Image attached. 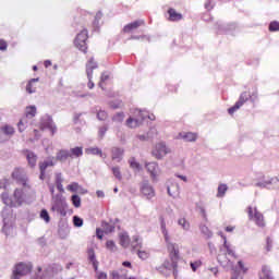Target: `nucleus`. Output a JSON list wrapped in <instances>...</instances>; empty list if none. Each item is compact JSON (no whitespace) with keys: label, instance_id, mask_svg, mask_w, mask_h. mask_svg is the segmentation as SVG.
<instances>
[{"label":"nucleus","instance_id":"obj_1","mask_svg":"<svg viewBox=\"0 0 279 279\" xmlns=\"http://www.w3.org/2000/svg\"><path fill=\"white\" fill-rule=\"evenodd\" d=\"M168 250L170 252L171 262H163L162 266L158 268V271L163 276H169L172 271L174 278H178V260H180V251L175 244H169Z\"/></svg>","mask_w":279,"mask_h":279},{"label":"nucleus","instance_id":"obj_2","mask_svg":"<svg viewBox=\"0 0 279 279\" xmlns=\"http://www.w3.org/2000/svg\"><path fill=\"white\" fill-rule=\"evenodd\" d=\"M222 239H223V245L220 247V252H223V250H226V252L223 253L225 262L221 260V254H218L217 260L218 263H220V265H223V263H227V265H230L232 267L233 264L230 259H228V256H232L233 258H236L234 246L228 243V240L226 239L225 235H222Z\"/></svg>","mask_w":279,"mask_h":279},{"label":"nucleus","instance_id":"obj_3","mask_svg":"<svg viewBox=\"0 0 279 279\" xmlns=\"http://www.w3.org/2000/svg\"><path fill=\"white\" fill-rule=\"evenodd\" d=\"M66 199L64 198V196H62V194H57L52 196L51 210L53 213H58L59 215H61V217H66Z\"/></svg>","mask_w":279,"mask_h":279},{"label":"nucleus","instance_id":"obj_4","mask_svg":"<svg viewBox=\"0 0 279 279\" xmlns=\"http://www.w3.org/2000/svg\"><path fill=\"white\" fill-rule=\"evenodd\" d=\"M247 215H248V219L251 221H255L256 226H258V228H265V216H263V214H260V211H258V208H252V206L247 207Z\"/></svg>","mask_w":279,"mask_h":279},{"label":"nucleus","instance_id":"obj_5","mask_svg":"<svg viewBox=\"0 0 279 279\" xmlns=\"http://www.w3.org/2000/svg\"><path fill=\"white\" fill-rule=\"evenodd\" d=\"M32 272V264L20 263L15 266L13 270V276L11 279H21L23 276Z\"/></svg>","mask_w":279,"mask_h":279},{"label":"nucleus","instance_id":"obj_6","mask_svg":"<svg viewBox=\"0 0 279 279\" xmlns=\"http://www.w3.org/2000/svg\"><path fill=\"white\" fill-rule=\"evenodd\" d=\"M86 40H88L87 29H83L81 33H78L74 40L75 47H77V49H80V51H83L84 53H86V49H88Z\"/></svg>","mask_w":279,"mask_h":279},{"label":"nucleus","instance_id":"obj_7","mask_svg":"<svg viewBox=\"0 0 279 279\" xmlns=\"http://www.w3.org/2000/svg\"><path fill=\"white\" fill-rule=\"evenodd\" d=\"M98 66L99 64L95 61V58L93 57L86 63V75L88 78L87 86L90 89L95 88V83L93 82V71H95V69H98Z\"/></svg>","mask_w":279,"mask_h":279},{"label":"nucleus","instance_id":"obj_8","mask_svg":"<svg viewBox=\"0 0 279 279\" xmlns=\"http://www.w3.org/2000/svg\"><path fill=\"white\" fill-rule=\"evenodd\" d=\"M2 218H3L2 232H4V234H8V232H10V229L12 228V209L10 207H5L2 210Z\"/></svg>","mask_w":279,"mask_h":279},{"label":"nucleus","instance_id":"obj_9","mask_svg":"<svg viewBox=\"0 0 279 279\" xmlns=\"http://www.w3.org/2000/svg\"><path fill=\"white\" fill-rule=\"evenodd\" d=\"M250 99H252V95L247 92H243L240 95L239 100L235 102V106L228 109L229 114H233L236 110H240V108H242L246 101H250Z\"/></svg>","mask_w":279,"mask_h":279},{"label":"nucleus","instance_id":"obj_10","mask_svg":"<svg viewBox=\"0 0 279 279\" xmlns=\"http://www.w3.org/2000/svg\"><path fill=\"white\" fill-rule=\"evenodd\" d=\"M255 186L258 189H279V179L274 177L264 181H258L255 183Z\"/></svg>","mask_w":279,"mask_h":279},{"label":"nucleus","instance_id":"obj_11","mask_svg":"<svg viewBox=\"0 0 279 279\" xmlns=\"http://www.w3.org/2000/svg\"><path fill=\"white\" fill-rule=\"evenodd\" d=\"M171 150L167 148V144L165 143H159L156 145L155 149L153 150V156L157 158V160H162L167 154H169Z\"/></svg>","mask_w":279,"mask_h":279},{"label":"nucleus","instance_id":"obj_12","mask_svg":"<svg viewBox=\"0 0 279 279\" xmlns=\"http://www.w3.org/2000/svg\"><path fill=\"white\" fill-rule=\"evenodd\" d=\"M138 118H129L126 120L128 128L134 129L138 128V125L143 124V121H145V111L138 110Z\"/></svg>","mask_w":279,"mask_h":279},{"label":"nucleus","instance_id":"obj_13","mask_svg":"<svg viewBox=\"0 0 279 279\" xmlns=\"http://www.w3.org/2000/svg\"><path fill=\"white\" fill-rule=\"evenodd\" d=\"M56 162H53V157H49L48 159H46L45 161L39 162V180L44 181L45 180V175L47 173V169H49V167H54Z\"/></svg>","mask_w":279,"mask_h":279},{"label":"nucleus","instance_id":"obj_14","mask_svg":"<svg viewBox=\"0 0 279 279\" xmlns=\"http://www.w3.org/2000/svg\"><path fill=\"white\" fill-rule=\"evenodd\" d=\"M12 178H13V180H16V182H19V184H22V186H27V174H25V170H23L21 168H16L12 172Z\"/></svg>","mask_w":279,"mask_h":279},{"label":"nucleus","instance_id":"obj_15","mask_svg":"<svg viewBox=\"0 0 279 279\" xmlns=\"http://www.w3.org/2000/svg\"><path fill=\"white\" fill-rule=\"evenodd\" d=\"M47 278H53V270L51 269V265L47 266L44 269V272H43V268L38 267L36 275L32 279H47Z\"/></svg>","mask_w":279,"mask_h":279},{"label":"nucleus","instance_id":"obj_16","mask_svg":"<svg viewBox=\"0 0 279 279\" xmlns=\"http://www.w3.org/2000/svg\"><path fill=\"white\" fill-rule=\"evenodd\" d=\"M142 194L147 197V199H151L156 192H154V187L149 184V181H143L141 186Z\"/></svg>","mask_w":279,"mask_h":279},{"label":"nucleus","instance_id":"obj_17","mask_svg":"<svg viewBox=\"0 0 279 279\" xmlns=\"http://www.w3.org/2000/svg\"><path fill=\"white\" fill-rule=\"evenodd\" d=\"M24 156H26L28 167H31V169H36V163L38 162V155L29 149H26L24 150Z\"/></svg>","mask_w":279,"mask_h":279},{"label":"nucleus","instance_id":"obj_18","mask_svg":"<svg viewBox=\"0 0 279 279\" xmlns=\"http://www.w3.org/2000/svg\"><path fill=\"white\" fill-rule=\"evenodd\" d=\"M43 128L50 130L52 134H56L58 128H56V124L53 123V119L50 116H46L41 121Z\"/></svg>","mask_w":279,"mask_h":279},{"label":"nucleus","instance_id":"obj_19","mask_svg":"<svg viewBox=\"0 0 279 279\" xmlns=\"http://www.w3.org/2000/svg\"><path fill=\"white\" fill-rule=\"evenodd\" d=\"M13 208L17 206H22L23 202H25V197H23V190L16 189L13 194Z\"/></svg>","mask_w":279,"mask_h":279},{"label":"nucleus","instance_id":"obj_20","mask_svg":"<svg viewBox=\"0 0 279 279\" xmlns=\"http://www.w3.org/2000/svg\"><path fill=\"white\" fill-rule=\"evenodd\" d=\"M125 150L120 147H112L111 148V158L116 160V162H121L123 160V154Z\"/></svg>","mask_w":279,"mask_h":279},{"label":"nucleus","instance_id":"obj_21","mask_svg":"<svg viewBox=\"0 0 279 279\" xmlns=\"http://www.w3.org/2000/svg\"><path fill=\"white\" fill-rule=\"evenodd\" d=\"M141 25H145V21L144 20H137L133 23L126 24L123 27V33L124 34H130V32L134 31V29H138V27H141Z\"/></svg>","mask_w":279,"mask_h":279},{"label":"nucleus","instance_id":"obj_22","mask_svg":"<svg viewBox=\"0 0 279 279\" xmlns=\"http://www.w3.org/2000/svg\"><path fill=\"white\" fill-rule=\"evenodd\" d=\"M146 169L148 173H150V177L153 180H156L158 178V163L157 162H147Z\"/></svg>","mask_w":279,"mask_h":279},{"label":"nucleus","instance_id":"obj_23","mask_svg":"<svg viewBox=\"0 0 279 279\" xmlns=\"http://www.w3.org/2000/svg\"><path fill=\"white\" fill-rule=\"evenodd\" d=\"M71 158V151L66 149H61L57 153L56 160L59 162H66Z\"/></svg>","mask_w":279,"mask_h":279},{"label":"nucleus","instance_id":"obj_24","mask_svg":"<svg viewBox=\"0 0 279 279\" xmlns=\"http://www.w3.org/2000/svg\"><path fill=\"white\" fill-rule=\"evenodd\" d=\"M259 279H274V275H272L271 268H269V266L264 265L262 267V271L259 272Z\"/></svg>","mask_w":279,"mask_h":279},{"label":"nucleus","instance_id":"obj_25","mask_svg":"<svg viewBox=\"0 0 279 279\" xmlns=\"http://www.w3.org/2000/svg\"><path fill=\"white\" fill-rule=\"evenodd\" d=\"M168 195L170 197H178L180 195V185L171 184L167 186Z\"/></svg>","mask_w":279,"mask_h":279},{"label":"nucleus","instance_id":"obj_26","mask_svg":"<svg viewBox=\"0 0 279 279\" xmlns=\"http://www.w3.org/2000/svg\"><path fill=\"white\" fill-rule=\"evenodd\" d=\"M180 136L185 143H195L197 141V134L187 132V133H180Z\"/></svg>","mask_w":279,"mask_h":279},{"label":"nucleus","instance_id":"obj_27","mask_svg":"<svg viewBox=\"0 0 279 279\" xmlns=\"http://www.w3.org/2000/svg\"><path fill=\"white\" fill-rule=\"evenodd\" d=\"M86 154H92V156H100V158H106V154L99 147H89L86 150Z\"/></svg>","mask_w":279,"mask_h":279},{"label":"nucleus","instance_id":"obj_28","mask_svg":"<svg viewBox=\"0 0 279 279\" xmlns=\"http://www.w3.org/2000/svg\"><path fill=\"white\" fill-rule=\"evenodd\" d=\"M69 151L71 155L70 158H81V156H84V150L80 146L71 148Z\"/></svg>","mask_w":279,"mask_h":279},{"label":"nucleus","instance_id":"obj_29","mask_svg":"<svg viewBox=\"0 0 279 279\" xmlns=\"http://www.w3.org/2000/svg\"><path fill=\"white\" fill-rule=\"evenodd\" d=\"M168 14H169V21H173V22L182 21V14L175 12V9H169Z\"/></svg>","mask_w":279,"mask_h":279},{"label":"nucleus","instance_id":"obj_30","mask_svg":"<svg viewBox=\"0 0 279 279\" xmlns=\"http://www.w3.org/2000/svg\"><path fill=\"white\" fill-rule=\"evenodd\" d=\"M235 27H236V25H234V24H228V25L219 24L218 32H219V34H223L226 32H230L231 29H235Z\"/></svg>","mask_w":279,"mask_h":279},{"label":"nucleus","instance_id":"obj_31","mask_svg":"<svg viewBox=\"0 0 279 279\" xmlns=\"http://www.w3.org/2000/svg\"><path fill=\"white\" fill-rule=\"evenodd\" d=\"M102 230L105 234H110L111 232H114V225L102 221Z\"/></svg>","mask_w":279,"mask_h":279},{"label":"nucleus","instance_id":"obj_32","mask_svg":"<svg viewBox=\"0 0 279 279\" xmlns=\"http://www.w3.org/2000/svg\"><path fill=\"white\" fill-rule=\"evenodd\" d=\"M1 199L5 206H10L11 208L14 207L13 199L10 198V195L8 193H2Z\"/></svg>","mask_w":279,"mask_h":279},{"label":"nucleus","instance_id":"obj_33","mask_svg":"<svg viewBox=\"0 0 279 279\" xmlns=\"http://www.w3.org/2000/svg\"><path fill=\"white\" fill-rule=\"evenodd\" d=\"M120 245H122V247L130 245V235H128V233L120 234Z\"/></svg>","mask_w":279,"mask_h":279},{"label":"nucleus","instance_id":"obj_34","mask_svg":"<svg viewBox=\"0 0 279 279\" xmlns=\"http://www.w3.org/2000/svg\"><path fill=\"white\" fill-rule=\"evenodd\" d=\"M71 202H72L74 208H80V206H82V198L77 194H73L71 196Z\"/></svg>","mask_w":279,"mask_h":279},{"label":"nucleus","instance_id":"obj_35","mask_svg":"<svg viewBox=\"0 0 279 279\" xmlns=\"http://www.w3.org/2000/svg\"><path fill=\"white\" fill-rule=\"evenodd\" d=\"M129 165L131 169H135V171H141V169H143V167H141V163H138L136 158L134 157L129 159Z\"/></svg>","mask_w":279,"mask_h":279},{"label":"nucleus","instance_id":"obj_36","mask_svg":"<svg viewBox=\"0 0 279 279\" xmlns=\"http://www.w3.org/2000/svg\"><path fill=\"white\" fill-rule=\"evenodd\" d=\"M154 134H156V129L153 128L146 135H138V140L149 141V138H154Z\"/></svg>","mask_w":279,"mask_h":279},{"label":"nucleus","instance_id":"obj_37","mask_svg":"<svg viewBox=\"0 0 279 279\" xmlns=\"http://www.w3.org/2000/svg\"><path fill=\"white\" fill-rule=\"evenodd\" d=\"M160 223H161V232L166 241H169V232L167 231V223L165 222V218L160 217Z\"/></svg>","mask_w":279,"mask_h":279},{"label":"nucleus","instance_id":"obj_38","mask_svg":"<svg viewBox=\"0 0 279 279\" xmlns=\"http://www.w3.org/2000/svg\"><path fill=\"white\" fill-rule=\"evenodd\" d=\"M201 232L207 239H211L213 238V231H210V229H208V227H206V225H202L201 226Z\"/></svg>","mask_w":279,"mask_h":279},{"label":"nucleus","instance_id":"obj_39","mask_svg":"<svg viewBox=\"0 0 279 279\" xmlns=\"http://www.w3.org/2000/svg\"><path fill=\"white\" fill-rule=\"evenodd\" d=\"M111 171H112L114 178H117V180H119V182H121L123 180V175L121 174V168L112 167Z\"/></svg>","mask_w":279,"mask_h":279},{"label":"nucleus","instance_id":"obj_40","mask_svg":"<svg viewBox=\"0 0 279 279\" xmlns=\"http://www.w3.org/2000/svg\"><path fill=\"white\" fill-rule=\"evenodd\" d=\"M26 117H29V119H34V117H36V106H29L26 108Z\"/></svg>","mask_w":279,"mask_h":279},{"label":"nucleus","instance_id":"obj_41","mask_svg":"<svg viewBox=\"0 0 279 279\" xmlns=\"http://www.w3.org/2000/svg\"><path fill=\"white\" fill-rule=\"evenodd\" d=\"M228 191V185L227 184H220L218 186V197H223V195H226V192Z\"/></svg>","mask_w":279,"mask_h":279},{"label":"nucleus","instance_id":"obj_42","mask_svg":"<svg viewBox=\"0 0 279 279\" xmlns=\"http://www.w3.org/2000/svg\"><path fill=\"white\" fill-rule=\"evenodd\" d=\"M2 132L3 134H5L7 136H12L14 135V128L10 126V125H4L2 128Z\"/></svg>","mask_w":279,"mask_h":279},{"label":"nucleus","instance_id":"obj_43","mask_svg":"<svg viewBox=\"0 0 279 279\" xmlns=\"http://www.w3.org/2000/svg\"><path fill=\"white\" fill-rule=\"evenodd\" d=\"M108 80H110V76L106 74V72H102L100 76V82L98 84L99 88L104 90V82H108Z\"/></svg>","mask_w":279,"mask_h":279},{"label":"nucleus","instance_id":"obj_44","mask_svg":"<svg viewBox=\"0 0 279 279\" xmlns=\"http://www.w3.org/2000/svg\"><path fill=\"white\" fill-rule=\"evenodd\" d=\"M132 247H143V243L141 242V238H138V235L133 236Z\"/></svg>","mask_w":279,"mask_h":279},{"label":"nucleus","instance_id":"obj_45","mask_svg":"<svg viewBox=\"0 0 279 279\" xmlns=\"http://www.w3.org/2000/svg\"><path fill=\"white\" fill-rule=\"evenodd\" d=\"M40 218L44 219L46 223H49V221H51V217H49V211H47V209H43L40 211Z\"/></svg>","mask_w":279,"mask_h":279},{"label":"nucleus","instance_id":"obj_46","mask_svg":"<svg viewBox=\"0 0 279 279\" xmlns=\"http://www.w3.org/2000/svg\"><path fill=\"white\" fill-rule=\"evenodd\" d=\"M68 191H71V193H77L80 191V183L73 182L72 184L68 185Z\"/></svg>","mask_w":279,"mask_h":279},{"label":"nucleus","instance_id":"obj_47","mask_svg":"<svg viewBox=\"0 0 279 279\" xmlns=\"http://www.w3.org/2000/svg\"><path fill=\"white\" fill-rule=\"evenodd\" d=\"M178 223L183 228V230H189V228H191V225L189 223V221H186L185 218H180L178 220Z\"/></svg>","mask_w":279,"mask_h":279},{"label":"nucleus","instance_id":"obj_48","mask_svg":"<svg viewBox=\"0 0 279 279\" xmlns=\"http://www.w3.org/2000/svg\"><path fill=\"white\" fill-rule=\"evenodd\" d=\"M73 223L75 228H82V226H84V219L80 218L78 216H74Z\"/></svg>","mask_w":279,"mask_h":279},{"label":"nucleus","instance_id":"obj_49","mask_svg":"<svg viewBox=\"0 0 279 279\" xmlns=\"http://www.w3.org/2000/svg\"><path fill=\"white\" fill-rule=\"evenodd\" d=\"M97 119L98 121H106L108 119V112H106L105 110H99L97 112Z\"/></svg>","mask_w":279,"mask_h":279},{"label":"nucleus","instance_id":"obj_50","mask_svg":"<svg viewBox=\"0 0 279 279\" xmlns=\"http://www.w3.org/2000/svg\"><path fill=\"white\" fill-rule=\"evenodd\" d=\"M50 268L52 270L53 276H56V274H60V271H62V265H60V264H52V265H50Z\"/></svg>","mask_w":279,"mask_h":279},{"label":"nucleus","instance_id":"obj_51","mask_svg":"<svg viewBox=\"0 0 279 279\" xmlns=\"http://www.w3.org/2000/svg\"><path fill=\"white\" fill-rule=\"evenodd\" d=\"M107 250H110V252H117V244H114V241L109 240L106 242Z\"/></svg>","mask_w":279,"mask_h":279},{"label":"nucleus","instance_id":"obj_52","mask_svg":"<svg viewBox=\"0 0 279 279\" xmlns=\"http://www.w3.org/2000/svg\"><path fill=\"white\" fill-rule=\"evenodd\" d=\"M87 254H88V260L89 262H92V263H96L97 262V257L95 255V250L88 248Z\"/></svg>","mask_w":279,"mask_h":279},{"label":"nucleus","instance_id":"obj_53","mask_svg":"<svg viewBox=\"0 0 279 279\" xmlns=\"http://www.w3.org/2000/svg\"><path fill=\"white\" fill-rule=\"evenodd\" d=\"M123 119H125V114L123 112H119L113 116L112 121H116L117 123H122Z\"/></svg>","mask_w":279,"mask_h":279},{"label":"nucleus","instance_id":"obj_54","mask_svg":"<svg viewBox=\"0 0 279 279\" xmlns=\"http://www.w3.org/2000/svg\"><path fill=\"white\" fill-rule=\"evenodd\" d=\"M26 93H28V95H34V93H36V88L34 87V83H31L28 81V83L26 85Z\"/></svg>","mask_w":279,"mask_h":279},{"label":"nucleus","instance_id":"obj_55","mask_svg":"<svg viewBox=\"0 0 279 279\" xmlns=\"http://www.w3.org/2000/svg\"><path fill=\"white\" fill-rule=\"evenodd\" d=\"M19 132H25L27 129V122L25 120H20L17 123Z\"/></svg>","mask_w":279,"mask_h":279},{"label":"nucleus","instance_id":"obj_56","mask_svg":"<svg viewBox=\"0 0 279 279\" xmlns=\"http://www.w3.org/2000/svg\"><path fill=\"white\" fill-rule=\"evenodd\" d=\"M145 38L148 40L149 43V37H147V35H142V36H138V35H132L129 40H145Z\"/></svg>","mask_w":279,"mask_h":279},{"label":"nucleus","instance_id":"obj_57","mask_svg":"<svg viewBox=\"0 0 279 279\" xmlns=\"http://www.w3.org/2000/svg\"><path fill=\"white\" fill-rule=\"evenodd\" d=\"M137 256L142 260H147V258H149V253H147L145 251H137Z\"/></svg>","mask_w":279,"mask_h":279},{"label":"nucleus","instance_id":"obj_58","mask_svg":"<svg viewBox=\"0 0 279 279\" xmlns=\"http://www.w3.org/2000/svg\"><path fill=\"white\" fill-rule=\"evenodd\" d=\"M269 32H279V22H271L269 24Z\"/></svg>","mask_w":279,"mask_h":279},{"label":"nucleus","instance_id":"obj_59","mask_svg":"<svg viewBox=\"0 0 279 279\" xmlns=\"http://www.w3.org/2000/svg\"><path fill=\"white\" fill-rule=\"evenodd\" d=\"M107 132H108V125H104L99 129L98 136H100V138H104Z\"/></svg>","mask_w":279,"mask_h":279},{"label":"nucleus","instance_id":"obj_60","mask_svg":"<svg viewBox=\"0 0 279 279\" xmlns=\"http://www.w3.org/2000/svg\"><path fill=\"white\" fill-rule=\"evenodd\" d=\"M101 16H104V13H101V11H98L96 13V16H95V20H94L95 27H97V25H99V21H101Z\"/></svg>","mask_w":279,"mask_h":279},{"label":"nucleus","instance_id":"obj_61","mask_svg":"<svg viewBox=\"0 0 279 279\" xmlns=\"http://www.w3.org/2000/svg\"><path fill=\"white\" fill-rule=\"evenodd\" d=\"M192 271H197V268L201 267L202 262H193L190 264Z\"/></svg>","mask_w":279,"mask_h":279},{"label":"nucleus","instance_id":"obj_62","mask_svg":"<svg viewBox=\"0 0 279 279\" xmlns=\"http://www.w3.org/2000/svg\"><path fill=\"white\" fill-rule=\"evenodd\" d=\"M64 182V179L62 178V173H57L56 174V184H62Z\"/></svg>","mask_w":279,"mask_h":279},{"label":"nucleus","instance_id":"obj_63","mask_svg":"<svg viewBox=\"0 0 279 279\" xmlns=\"http://www.w3.org/2000/svg\"><path fill=\"white\" fill-rule=\"evenodd\" d=\"M8 49V43L5 40L0 39V51H5Z\"/></svg>","mask_w":279,"mask_h":279},{"label":"nucleus","instance_id":"obj_64","mask_svg":"<svg viewBox=\"0 0 279 279\" xmlns=\"http://www.w3.org/2000/svg\"><path fill=\"white\" fill-rule=\"evenodd\" d=\"M111 277H112V279H121V276L119 275V271H117V270H113L111 272Z\"/></svg>","mask_w":279,"mask_h":279}]
</instances>
